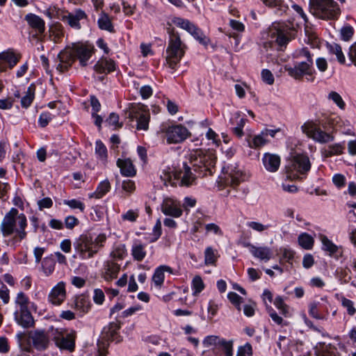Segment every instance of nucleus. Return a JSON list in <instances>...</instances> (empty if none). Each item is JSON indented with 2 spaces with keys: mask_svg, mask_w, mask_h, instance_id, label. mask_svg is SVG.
Masks as SVG:
<instances>
[{
  "mask_svg": "<svg viewBox=\"0 0 356 356\" xmlns=\"http://www.w3.org/2000/svg\"><path fill=\"white\" fill-rule=\"evenodd\" d=\"M26 216L24 213H19L17 209L12 208L2 219L0 232L3 238L11 237L10 243L15 245L26 237Z\"/></svg>",
  "mask_w": 356,
  "mask_h": 356,
  "instance_id": "f257e3e1",
  "label": "nucleus"
},
{
  "mask_svg": "<svg viewBox=\"0 0 356 356\" xmlns=\"http://www.w3.org/2000/svg\"><path fill=\"white\" fill-rule=\"evenodd\" d=\"M106 240L105 234H99L94 240L86 234L81 235L74 242L75 251L82 259L92 258L104 246Z\"/></svg>",
  "mask_w": 356,
  "mask_h": 356,
  "instance_id": "f03ea898",
  "label": "nucleus"
},
{
  "mask_svg": "<svg viewBox=\"0 0 356 356\" xmlns=\"http://www.w3.org/2000/svg\"><path fill=\"white\" fill-rule=\"evenodd\" d=\"M186 45L181 40L178 33L173 30L169 32V39L165 50V60L171 69H175L185 54Z\"/></svg>",
  "mask_w": 356,
  "mask_h": 356,
  "instance_id": "7ed1b4c3",
  "label": "nucleus"
},
{
  "mask_svg": "<svg viewBox=\"0 0 356 356\" xmlns=\"http://www.w3.org/2000/svg\"><path fill=\"white\" fill-rule=\"evenodd\" d=\"M309 9L314 15L322 19H334L341 13L334 0H309Z\"/></svg>",
  "mask_w": 356,
  "mask_h": 356,
  "instance_id": "20e7f679",
  "label": "nucleus"
},
{
  "mask_svg": "<svg viewBox=\"0 0 356 356\" xmlns=\"http://www.w3.org/2000/svg\"><path fill=\"white\" fill-rule=\"evenodd\" d=\"M49 334L56 346L61 350L72 353L75 349L76 333L74 330L67 332L65 329L54 327L49 328Z\"/></svg>",
  "mask_w": 356,
  "mask_h": 356,
  "instance_id": "39448f33",
  "label": "nucleus"
},
{
  "mask_svg": "<svg viewBox=\"0 0 356 356\" xmlns=\"http://www.w3.org/2000/svg\"><path fill=\"white\" fill-rule=\"evenodd\" d=\"M297 57L305 58L306 60L297 63L293 67L286 65L285 70L296 79H301L304 75H312L314 72V62L309 51L307 48H302L298 52Z\"/></svg>",
  "mask_w": 356,
  "mask_h": 356,
  "instance_id": "423d86ee",
  "label": "nucleus"
},
{
  "mask_svg": "<svg viewBox=\"0 0 356 356\" xmlns=\"http://www.w3.org/2000/svg\"><path fill=\"white\" fill-rule=\"evenodd\" d=\"M191 163L195 171H204L209 175L212 174V168H214L216 162V156L211 152H203L201 149L196 150L191 155Z\"/></svg>",
  "mask_w": 356,
  "mask_h": 356,
  "instance_id": "0eeeda50",
  "label": "nucleus"
},
{
  "mask_svg": "<svg viewBox=\"0 0 356 356\" xmlns=\"http://www.w3.org/2000/svg\"><path fill=\"white\" fill-rule=\"evenodd\" d=\"M206 348L213 347L212 350L216 356H233V340H226L218 336H207L203 340Z\"/></svg>",
  "mask_w": 356,
  "mask_h": 356,
  "instance_id": "6e6552de",
  "label": "nucleus"
},
{
  "mask_svg": "<svg viewBox=\"0 0 356 356\" xmlns=\"http://www.w3.org/2000/svg\"><path fill=\"white\" fill-rule=\"evenodd\" d=\"M296 28L283 23H275L270 28L269 37L280 47L285 46L289 41L295 37Z\"/></svg>",
  "mask_w": 356,
  "mask_h": 356,
  "instance_id": "1a4fd4ad",
  "label": "nucleus"
},
{
  "mask_svg": "<svg viewBox=\"0 0 356 356\" xmlns=\"http://www.w3.org/2000/svg\"><path fill=\"white\" fill-rule=\"evenodd\" d=\"M120 327V323L116 321L110 323L103 328L101 338L97 343L99 356H106V353L104 351H101L100 349L106 348L109 341H115L118 343L122 341L121 337L118 334Z\"/></svg>",
  "mask_w": 356,
  "mask_h": 356,
  "instance_id": "9d476101",
  "label": "nucleus"
},
{
  "mask_svg": "<svg viewBox=\"0 0 356 356\" xmlns=\"http://www.w3.org/2000/svg\"><path fill=\"white\" fill-rule=\"evenodd\" d=\"M301 129L309 138L320 143H327L334 140V136L321 130V128L314 122H305Z\"/></svg>",
  "mask_w": 356,
  "mask_h": 356,
  "instance_id": "9b49d317",
  "label": "nucleus"
},
{
  "mask_svg": "<svg viewBox=\"0 0 356 356\" xmlns=\"http://www.w3.org/2000/svg\"><path fill=\"white\" fill-rule=\"evenodd\" d=\"M129 118L131 120H136L138 130L147 131L149 128L150 113L145 106L141 104L134 105L130 108Z\"/></svg>",
  "mask_w": 356,
  "mask_h": 356,
  "instance_id": "f8f14e48",
  "label": "nucleus"
},
{
  "mask_svg": "<svg viewBox=\"0 0 356 356\" xmlns=\"http://www.w3.org/2000/svg\"><path fill=\"white\" fill-rule=\"evenodd\" d=\"M165 135L167 143L172 144L183 142L189 136L190 133L185 127L179 124L168 127Z\"/></svg>",
  "mask_w": 356,
  "mask_h": 356,
  "instance_id": "ddd939ff",
  "label": "nucleus"
},
{
  "mask_svg": "<svg viewBox=\"0 0 356 356\" xmlns=\"http://www.w3.org/2000/svg\"><path fill=\"white\" fill-rule=\"evenodd\" d=\"M161 209L165 215L174 218L180 217L183 213L180 202L170 197H166L163 200Z\"/></svg>",
  "mask_w": 356,
  "mask_h": 356,
  "instance_id": "4468645a",
  "label": "nucleus"
},
{
  "mask_svg": "<svg viewBox=\"0 0 356 356\" xmlns=\"http://www.w3.org/2000/svg\"><path fill=\"white\" fill-rule=\"evenodd\" d=\"M29 337L33 346L38 350H46L49 345V330L46 333L44 330H37L30 333Z\"/></svg>",
  "mask_w": 356,
  "mask_h": 356,
  "instance_id": "2eb2a0df",
  "label": "nucleus"
},
{
  "mask_svg": "<svg viewBox=\"0 0 356 356\" xmlns=\"http://www.w3.org/2000/svg\"><path fill=\"white\" fill-rule=\"evenodd\" d=\"M21 58V54L16 52L13 49H8L0 52V71L6 70V66L2 63V61L6 62L8 67L12 69L17 64Z\"/></svg>",
  "mask_w": 356,
  "mask_h": 356,
  "instance_id": "dca6fc26",
  "label": "nucleus"
},
{
  "mask_svg": "<svg viewBox=\"0 0 356 356\" xmlns=\"http://www.w3.org/2000/svg\"><path fill=\"white\" fill-rule=\"evenodd\" d=\"M224 170H226V176L225 177V182L233 188L237 186L241 181H244L245 175L236 165H231L230 166H227L226 169L224 168Z\"/></svg>",
  "mask_w": 356,
  "mask_h": 356,
  "instance_id": "f3484780",
  "label": "nucleus"
},
{
  "mask_svg": "<svg viewBox=\"0 0 356 356\" xmlns=\"http://www.w3.org/2000/svg\"><path fill=\"white\" fill-rule=\"evenodd\" d=\"M65 297V284L63 282H60L51 290L48 299L51 304L60 305L64 301Z\"/></svg>",
  "mask_w": 356,
  "mask_h": 356,
  "instance_id": "a211bd4d",
  "label": "nucleus"
},
{
  "mask_svg": "<svg viewBox=\"0 0 356 356\" xmlns=\"http://www.w3.org/2000/svg\"><path fill=\"white\" fill-rule=\"evenodd\" d=\"M120 270V265L113 260L104 262L102 270V276L107 282H111L118 277Z\"/></svg>",
  "mask_w": 356,
  "mask_h": 356,
  "instance_id": "6ab92c4d",
  "label": "nucleus"
},
{
  "mask_svg": "<svg viewBox=\"0 0 356 356\" xmlns=\"http://www.w3.org/2000/svg\"><path fill=\"white\" fill-rule=\"evenodd\" d=\"M58 58L60 63L56 67L57 70L60 72L67 70L75 60L74 47L72 49L61 51L58 55Z\"/></svg>",
  "mask_w": 356,
  "mask_h": 356,
  "instance_id": "aec40b11",
  "label": "nucleus"
},
{
  "mask_svg": "<svg viewBox=\"0 0 356 356\" xmlns=\"http://www.w3.org/2000/svg\"><path fill=\"white\" fill-rule=\"evenodd\" d=\"M293 169L301 174L308 172L311 168L309 157L305 154H298L293 157Z\"/></svg>",
  "mask_w": 356,
  "mask_h": 356,
  "instance_id": "412c9836",
  "label": "nucleus"
},
{
  "mask_svg": "<svg viewBox=\"0 0 356 356\" xmlns=\"http://www.w3.org/2000/svg\"><path fill=\"white\" fill-rule=\"evenodd\" d=\"M75 58L76 57L82 66L87 65L88 60L93 53V47L87 45H75L74 47Z\"/></svg>",
  "mask_w": 356,
  "mask_h": 356,
  "instance_id": "4be33fe9",
  "label": "nucleus"
},
{
  "mask_svg": "<svg viewBox=\"0 0 356 356\" xmlns=\"http://www.w3.org/2000/svg\"><path fill=\"white\" fill-rule=\"evenodd\" d=\"M245 246L250 248V252L254 257L261 260L268 261L272 257L273 252L268 247H256L249 243H246Z\"/></svg>",
  "mask_w": 356,
  "mask_h": 356,
  "instance_id": "5701e85b",
  "label": "nucleus"
},
{
  "mask_svg": "<svg viewBox=\"0 0 356 356\" xmlns=\"http://www.w3.org/2000/svg\"><path fill=\"white\" fill-rule=\"evenodd\" d=\"M175 179H181V186H188L195 181V177L191 171V168L186 164H184V171L175 172L173 175Z\"/></svg>",
  "mask_w": 356,
  "mask_h": 356,
  "instance_id": "b1692460",
  "label": "nucleus"
},
{
  "mask_svg": "<svg viewBox=\"0 0 356 356\" xmlns=\"http://www.w3.org/2000/svg\"><path fill=\"white\" fill-rule=\"evenodd\" d=\"M15 316L17 323L24 327H29L34 323L33 316L29 309L16 310Z\"/></svg>",
  "mask_w": 356,
  "mask_h": 356,
  "instance_id": "393cba45",
  "label": "nucleus"
},
{
  "mask_svg": "<svg viewBox=\"0 0 356 356\" xmlns=\"http://www.w3.org/2000/svg\"><path fill=\"white\" fill-rule=\"evenodd\" d=\"M263 163L265 168L269 172H276L280 165V157L274 154L266 153L263 157Z\"/></svg>",
  "mask_w": 356,
  "mask_h": 356,
  "instance_id": "a878e982",
  "label": "nucleus"
},
{
  "mask_svg": "<svg viewBox=\"0 0 356 356\" xmlns=\"http://www.w3.org/2000/svg\"><path fill=\"white\" fill-rule=\"evenodd\" d=\"M25 20L28 24L33 29L36 30L38 33L42 34L45 31L44 21L39 16L29 13L25 16Z\"/></svg>",
  "mask_w": 356,
  "mask_h": 356,
  "instance_id": "bb28decb",
  "label": "nucleus"
},
{
  "mask_svg": "<svg viewBox=\"0 0 356 356\" xmlns=\"http://www.w3.org/2000/svg\"><path fill=\"white\" fill-rule=\"evenodd\" d=\"M117 165L120 169L121 174L124 177H134L136 174V170L129 159H118Z\"/></svg>",
  "mask_w": 356,
  "mask_h": 356,
  "instance_id": "cd10ccee",
  "label": "nucleus"
},
{
  "mask_svg": "<svg viewBox=\"0 0 356 356\" xmlns=\"http://www.w3.org/2000/svg\"><path fill=\"white\" fill-rule=\"evenodd\" d=\"M86 17V13L81 9H78L74 13H70L65 16V19L71 27L79 29H81L79 21Z\"/></svg>",
  "mask_w": 356,
  "mask_h": 356,
  "instance_id": "c85d7f7f",
  "label": "nucleus"
},
{
  "mask_svg": "<svg viewBox=\"0 0 356 356\" xmlns=\"http://www.w3.org/2000/svg\"><path fill=\"white\" fill-rule=\"evenodd\" d=\"M94 68L99 73H108L115 70V65L111 59L101 58L95 64Z\"/></svg>",
  "mask_w": 356,
  "mask_h": 356,
  "instance_id": "c756f323",
  "label": "nucleus"
},
{
  "mask_svg": "<svg viewBox=\"0 0 356 356\" xmlns=\"http://www.w3.org/2000/svg\"><path fill=\"white\" fill-rule=\"evenodd\" d=\"M165 272L172 273V270L170 266H161L155 270L152 276V281L156 286L160 287L163 284L165 278Z\"/></svg>",
  "mask_w": 356,
  "mask_h": 356,
  "instance_id": "7c9ffc66",
  "label": "nucleus"
},
{
  "mask_svg": "<svg viewBox=\"0 0 356 356\" xmlns=\"http://www.w3.org/2000/svg\"><path fill=\"white\" fill-rule=\"evenodd\" d=\"M98 26L102 30L114 33V27L112 24V19L104 12H102L97 21Z\"/></svg>",
  "mask_w": 356,
  "mask_h": 356,
  "instance_id": "2f4dec72",
  "label": "nucleus"
},
{
  "mask_svg": "<svg viewBox=\"0 0 356 356\" xmlns=\"http://www.w3.org/2000/svg\"><path fill=\"white\" fill-rule=\"evenodd\" d=\"M111 189V184L108 179L101 181L96 191L89 194L90 198L100 199L104 196Z\"/></svg>",
  "mask_w": 356,
  "mask_h": 356,
  "instance_id": "473e14b6",
  "label": "nucleus"
},
{
  "mask_svg": "<svg viewBox=\"0 0 356 356\" xmlns=\"http://www.w3.org/2000/svg\"><path fill=\"white\" fill-rule=\"evenodd\" d=\"M265 134V132L261 131V134L255 135L252 139H250V137H248L246 140L248 146L250 148L258 149L265 145L268 142Z\"/></svg>",
  "mask_w": 356,
  "mask_h": 356,
  "instance_id": "72a5a7b5",
  "label": "nucleus"
},
{
  "mask_svg": "<svg viewBox=\"0 0 356 356\" xmlns=\"http://www.w3.org/2000/svg\"><path fill=\"white\" fill-rule=\"evenodd\" d=\"M74 307L81 313L85 314L88 312L90 307V302L86 297L80 296L76 298Z\"/></svg>",
  "mask_w": 356,
  "mask_h": 356,
  "instance_id": "f704fd0d",
  "label": "nucleus"
},
{
  "mask_svg": "<svg viewBox=\"0 0 356 356\" xmlns=\"http://www.w3.org/2000/svg\"><path fill=\"white\" fill-rule=\"evenodd\" d=\"M266 6L271 8H275L276 12L279 15H282L289 9V6L284 3L282 0H261Z\"/></svg>",
  "mask_w": 356,
  "mask_h": 356,
  "instance_id": "c9c22d12",
  "label": "nucleus"
},
{
  "mask_svg": "<svg viewBox=\"0 0 356 356\" xmlns=\"http://www.w3.org/2000/svg\"><path fill=\"white\" fill-rule=\"evenodd\" d=\"M35 86L31 83L26 92V95L21 99V105L23 108H28L31 104L35 97Z\"/></svg>",
  "mask_w": 356,
  "mask_h": 356,
  "instance_id": "e433bc0d",
  "label": "nucleus"
},
{
  "mask_svg": "<svg viewBox=\"0 0 356 356\" xmlns=\"http://www.w3.org/2000/svg\"><path fill=\"white\" fill-rule=\"evenodd\" d=\"M188 32L191 34L200 44L207 46L209 40L204 36L201 29L197 27L194 24L190 27Z\"/></svg>",
  "mask_w": 356,
  "mask_h": 356,
  "instance_id": "4c0bfd02",
  "label": "nucleus"
},
{
  "mask_svg": "<svg viewBox=\"0 0 356 356\" xmlns=\"http://www.w3.org/2000/svg\"><path fill=\"white\" fill-rule=\"evenodd\" d=\"M131 254L136 261H142L146 256L145 245L140 243H135L132 246Z\"/></svg>",
  "mask_w": 356,
  "mask_h": 356,
  "instance_id": "58836bf2",
  "label": "nucleus"
},
{
  "mask_svg": "<svg viewBox=\"0 0 356 356\" xmlns=\"http://www.w3.org/2000/svg\"><path fill=\"white\" fill-rule=\"evenodd\" d=\"M299 245L305 250H310L314 245V238L307 233H302L298 236Z\"/></svg>",
  "mask_w": 356,
  "mask_h": 356,
  "instance_id": "ea45409f",
  "label": "nucleus"
},
{
  "mask_svg": "<svg viewBox=\"0 0 356 356\" xmlns=\"http://www.w3.org/2000/svg\"><path fill=\"white\" fill-rule=\"evenodd\" d=\"M55 261L52 257H45L42 261V268L44 273L49 276L50 275L54 270L55 268Z\"/></svg>",
  "mask_w": 356,
  "mask_h": 356,
  "instance_id": "a19ab883",
  "label": "nucleus"
},
{
  "mask_svg": "<svg viewBox=\"0 0 356 356\" xmlns=\"http://www.w3.org/2000/svg\"><path fill=\"white\" fill-rule=\"evenodd\" d=\"M126 254V247L124 244H120L116 245L113 251L111 252L110 256L112 258L111 260H122L124 259Z\"/></svg>",
  "mask_w": 356,
  "mask_h": 356,
  "instance_id": "79ce46f5",
  "label": "nucleus"
},
{
  "mask_svg": "<svg viewBox=\"0 0 356 356\" xmlns=\"http://www.w3.org/2000/svg\"><path fill=\"white\" fill-rule=\"evenodd\" d=\"M15 303L18 307L17 310L26 309H28L29 300L23 292H19L16 297Z\"/></svg>",
  "mask_w": 356,
  "mask_h": 356,
  "instance_id": "37998d69",
  "label": "nucleus"
},
{
  "mask_svg": "<svg viewBox=\"0 0 356 356\" xmlns=\"http://www.w3.org/2000/svg\"><path fill=\"white\" fill-rule=\"evenodd\" d=\"M321 238L323 243V249L325 251L328 252L330 255L337 252L338 247L329 240L327 236H322Z\"/></svg>",
  "mask_w": 356,
  "mask_h": 356,
  "instance_id": "c03bdc74",
  "label": "nucleus"
},
{
  "mask_svg": "<svg viewBox=\"0 0 356 356\" xmlns=\"http://www.w3.org/2000/svg\"><path fill=\"white\" fill-rule=\"evenodd\" d=\"M328 48L332 54L336 55L339 63H343L345 62V56L342 52V49L340 45L337 43H332L328 45Z\"/></svg>",
  "mask_w": 356,
  "mask_h": 356,
  "instance_id": "a18cd8bd",
  "label": "nucleus"
},
{
  "mask_svg": "<svg viewBox=\"0 0 356 356\" xmlns=\"http://www.w3.org/2000/svg\"><path fill=\"white\" fill-rule=\"evenodd\" d=\"M95 153L100 159L106 161L107 158V149L103 143L100 140H97L96 142Z\"/></svg>",
  "mask_w": 356,
  "mask_h": 356,
  "instance_id": "49530a36",
  "label": "nucleus"
},
{
  "mask_svg": "<svg viewBox=\"0 0 356 356\" xmlns=\"http://www.w3.org/2000/svg\"><path fill=\"white\" fill-rule=\"evenodd\" d=\"M327 98L330 100H332L337 106L341 108L344 109L346 106V104L343 100L341 96L335 91H332L328 94Z\"/></svg>",
  "mask_w": 356,
  "mask_h": 356,
  "instance_id": "de8ad7c7",
  "label": "nucleus"
},
{
  "mask_svg": "<svg viewBox=\"0 0 356 356\" xmlns=\"http://www.w3.org/2000/svg\"><path fill=\"white\" fill-rule=\"evenodd\" d=\"M341 305L346 309L347 313L350 316H353L356 313V309L354 306V303L352 300L345 298L344 296L341 297Z\"/></svg>",
  "mask_w": 356,
  "mask_h": 356,
  "instance_id": "09e8293b",
  "label": "nucleus"
},
{
  "mask_svg": "<svg viewBox=\"0 0 356 356\" xmlns=\"http://www.w3.org/2000/svg\"><path fill=\"white\" fill-rule=\"evenodd\" d=\"M216 257L214 250L211 247L206 248L204 252V262L207 265L213 264L216 262Z\"/></svg>",
  "mask_w": 356,
  "mask_h": 356,
  "instance_id": "8fccbe9b",
  "label": "nucleus"
},
{
  "mask_svg": "<svg viewBox=\"0 0 356 356\" xmlns=\"http://www.w3.org/2000/svg\"><path fill=\"white\" fill-rule=\"evenodd\" d=\"M274 305L283 315L285 316L288 315L289 307L286 305H285L283 299L280 296H278L275 299Z\"/></svg>",
  "mask_w": 356,
  "mask_h": 356,
  "instance_id": "3c124183",
  "label": "nucleus"
},
{
  "mask_svg": "<svg viewBox=\"0 0 356 356\" xmlns=\"http://www.w3.org/2000/svg\"><path fill=\"white\" fill-rule=\"evenodd\" d=\"M318 302H312L309 304V313L313 318L320 320L325 319V317L320 314L318 312Z\"/></svg>",
  "mask_w": 356,
  "mask_h": 356,
  "instance_id": "603ef678",
  "label": "nucleus"
},
{
  "mask_svg": "<svg viewBox=\"0 0 356 356\" xmlns=\"http://www.w3.org/2000/svg\"><path fill=\"white\" fill-rule=\"evenodd\" d=\"M343 152V147L339 144H335L333 145L328 146L325 150L326 156H332V155L341 154Z\"/></svg>",
  "mask_w": 356,
  "mask_h": 356,
  "instance_id": "864d4df0",
  "label": "nucleus"
},
{
  "mask_svg": "<svg viewBox=\"0 0 356 356\" xmlns=\"http://www.w3.org/2000/svg\"><path fill=\"white\" fill-rule=\"evenodd\" d=\"M193 289L194 290V294L200 293L204 288V284L202 278L197 275L195 276L192 282Z\"/></svg>",
  "mask_w": 356,
  "mask_h": 356,
  "instance_id": "5fc2aeb1",
  "label": "nucleus"
},
{
  "mask_svg": "<svg viewBox=\"0 0 356 356\" xmlns=\"http://www.w3.org/2000/svg\"><path fill=\"white\" fill-rule=\"evenodd\" d=\"M227 298L229 301L236 307L237 309L241 311V303L243 298L235 292H229L227 295Z\"/></svg>",
  "mask_w": 356,
  "mask_h": 356,
  "instance_id": "6e6d98bb",
  "label": "nucleus"
},
{
  "mask_svg": "<svg viewBox=\"0 0 356 356\" xmlns=\"http://www.w3.org/2000/svg\"><path fill=\"white\" fill-rule=\"evenodd\" d=\"M173 22L175 25L177 26H179L180 28L188 31L190 29V27L192 26L193 23L191 22L188 19H185L181 17H177L173 20Z\"/></svg>",
  "mask_w": 356,
  "mask_h": 356,
  "instance_id": "4d7b16f0",
  "label": "nucleus"
},
{
  "mask_svg": "<svg viewBox=\"0 0 356 356\" xmlns=\"http://www.w3.org/2000/svg\"><path fill=\"white\" fill-rule=\"evenodd\" d=\"M252 350L250 343H247L238 348L236 356H252Z\"/></svg>",
  "mask_w": 356,
  "mask_h": 356,
  "instance_id": "13d9d810",
  "label": "nucleus"
},
{
  "mask_svg": "<svg viewBox=\"0 0 356 356\" xmlns=\"http://www.w3.org/2000/svg\"><path fill=\"white\" fill-rule=\"evenodd\" d=\"M353 29L350 26H346L341 29V35L342 40L348 41L353 35Z\"/></svg>",
  "mask_w": 356,
  "mask_h": 356,
  "instance_id": "bf43d9fd",
  "label": "nucleus"
},
{
  "mask_svg": "<svg viewBox=\"0 0 356 356\" xmlns=\"http://www.w3.org/2000/svg\"><path fill=\"white\" fill-rule=\"evenodd\" d=\"M247 225L248 227L258 232H262L266 230L269 227L268 225H263L262 223L256 221L248 222Z\"/></svg>",
  "mask_w": 356,
  "mask_h": 356,
  "instance_id": "052dcab7",
  "label": "nucleus"
},
{
  "mask_svg": "<svg viewBox=\"0 0 356 356\" xmlns=\"http://www.w3.org/2000/svg\"><path fill=\"white\" fill-rule=\"evenodd\" d=\"M64 204L70 207L71 209H78L81 211H83L85 209L83 203L75 199L70 200H64Z\"/></svg>",
  "mask_w": 356,
  "mask_h": 356,
  "instance_id": "680f3d73",
  "label": "nucleus"
},
{
  "mask_svg": "<svg viewBox=\"0 0 356 356\" xmlns=\"http://www.w3.org/2000/svg\"><path fill=\"white\" fill-rule=\"evenodd\" d=\"M52 119V115L49 112L42 113L38 123L41 127H45Z\"/></svg>",
  "mask_w": 356,
  "mask_h": 356,
  "instance_id": "e2e57ef3",
  "label": "nucleus"
},
{
  "mask_svg": "<svg viewBox=\"0 0 356 356\" xmlns=\"http://www.w3.org/2000/svg\"><path fill=\"white\" fill-rule=\"evenodd\" d=\"M106 122L112 126L115 127V129L120 128L122 127V123L119 122V116L115 113H111L106 120Z\"/></svg>",
  "mask_w": 356,
  "mask_h": 356,
  "instance_id": "0e129e2a",
  "label": "nucleus"
},
{
  "mask_svg": "<svg viewBox=\"0 0 356 356\" xmlns=\"http://www.w3.org/2000/svg\"><path fill=\"white\" fill-rule=\"evenodd\" d=\"M0 298L2 299L4 304H7L9 302L10 296H9V290L7 286L4 285L0 281Z\"/></svg>",
  "mask_w": 356,
  "mask_h": 356,
  "instance_id": "69168bd1",
  "label": "nucleus"
},
{
  "mask_svg": "<svg viewBox=\"0 0 356 356\" xmlns=\"http://www.w3.org/2000/svg\"><path fill=\"white\" fill-rule=\"evenodd\" d=\"M261 77L262 80L266 82L268 85H272L274 83V76L272 72L267 70L264 69L261 72Z\"/></svg>",
  "mask_w": 356,
  "mask_h": 356,
  "instance_id": "338daca9",
  "label": "nucleus"
},
{
  "mask_svg": "<svg viewBox=\"0 0 356 356\" xmlns=\"http://www.w3.org/2000/svg\"><path fill=\"white\" fill-rule=\"evenodd\" d=\"M138 217V211L137 210H129L122 216V220H128L130 222H135Z\"/></svg>",
  "mask_w": 356,
  "mask_h": 356,
  "instance_id": "774afa93",
  "label": "nucleus"
}]
</instances>
